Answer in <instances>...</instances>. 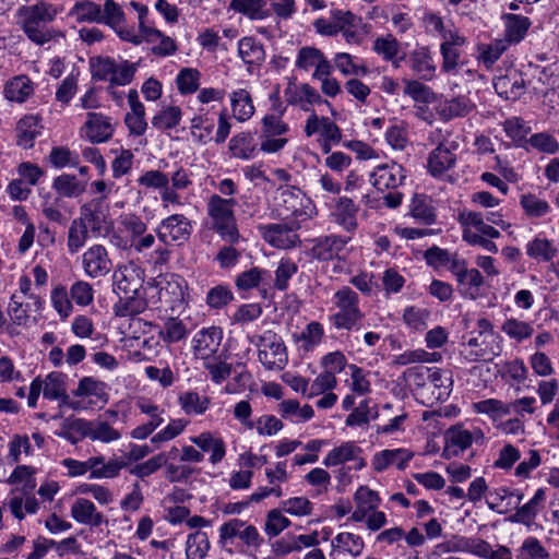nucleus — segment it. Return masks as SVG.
Listing matches in <instances>:
<instances>
[{
  "instance_id": "nucleus-16",
  "label": "nucleus",
  "mask_w": 559,
  "mask_h": 559,
  "mask_svg": "<svg viewBox=\"0 0 559 559\" xmlns=\"http://www.w3.org/2000/svg\"><path fill=\"white\" fill-rule=\"evenodd\" d=\"M281 198L286 212L290 213L294 217L293 221H298L300 223L309 218L310 215L304 206V201L309 203V200L305 198V194L300 189L293 186H286L285 188H282Z\"/></svg>"
},
{
  "instance_id": "nucleus-27",
  "label": "nucleus",
  "mask_w": 559,
  "mask_h": 559,
  "mask_svg": "<svg viewBox=\"0 0 559 559\" xmlns=\"http://www.w3.org/2000/svg\"><path fill=\"white\" fill-rule=\"evenodd\" d=\"M39 122L34 116L23 117L16 128L17 144L24 148H31L34 145L35 138L39 134Z\"/></svg>"
},
{
  "instance_id": "nucleus-56",
  "label": "nucleus",
  "mask_w": 559,
  "mask_h": 559,
  "mask_svg": "<svg viewBox=\"0 0 559 559\" xmlns=\"http://www.w3.org/2000/svg\"><path fill=\"white\" fill-rule=\"evenodd\" d=\"M213 129V120L205 116H198L191 120V134L199 143L205 144L210 141Z\"/></svg>"
},
{
  "instance_id": "nucleus-43",
  "label": "nucleus",
  "mask_w": 559,
  "mask_h": 559,
  "mask_svg": "<svg viewBox=\"0 0 559 559\" xmlns=\"http://www.w3.org/2000/svg\"><path fill=\"white\" fill-rule=\"evenodd\" d=\"M515 559H549V554L536 537L530 536L516 550Z\"/></svg>"
},
{
  "instance_id": "nucleus-14",
  "label": "nucleus",
  "mask_w": 559,
  "mask_h": 559,
  "mask_svg": "<svg viewBox=\"0 0 559 559\" xmlns=\"http://www.w3.org/2000/svg\"><path fill=\"white\" fill-rule=\"evenodd\" d=\"M523 499V493L512 491L507 487H500L488 492L486 503L492 511L506 514L516 508Z\"/></svg>"
},
{
  "instance_id": "nucleus-7",
  "label": "nucleus",
  "mask_w": 559,
  "mask_h": 559,
  "mask_svg": "<svg viewBox=\"0 0 559 559\" xmlns=\"http://www.w3.org/2000/svg\"><path fill=\"white\" fill-rule=\"evenodd\" d=\"M262 346L259 349V360L269 370H282L287 364V353L281 337L274 333H270L261 337Z\"/></svg>"
},
{
  "instance_id": "nucleus-42",
  "label": "nucleus",
  "mask_w": 559,
  "mask_h": 559,
  "mask_svg": "<svg viewBox=\"0 0 559 559\" xmlns=\"http://www.w3.org/2000/svg\"><path fill=\"white\" fill-rule=\"evenodd\" d=\"M332 546L356 557L362 552L365 543L359 535L345 532L335 536V538L332 540Z\"/></svg>"
},
{
  "instance_id": "nucleus-47",
  "label": "nucleus",
  "mask_w": 559,
  "mask_h": 559,
  "mask_svg": "<svg viewBox=\"0 0 559 559\" xmlns=\"http://www.w3.org/2000/svg\"><path fill=\"white\" fill-rule=\"evenodd\" d=\"M265 4L264 0H231L229 7L251 20H260L265 17L263 12Z\"/></svg>"
},
{
  "instance_id": "nucleus-53",
  "label": "nucleus",
  "mask_w": 559,
  "mask_h": 559,
  "mask_svg": "<svg viewBox=\"0 0 559 559\" xmlns=\"http://www.w3.org/2000/svg\"><path fill=\"white\" fill-rule=\"evenodd\" d=\"M187 334L186 325L178 318H168L159 332L160 337L167 343L182 340Z\"/></svg>"
},
{
  "instance_id": "nucleus-31",
  "label": "nucleus",
  "mask_w": 559,
  "mask_h": 559,
  "mask_svg": "<svg viewBox=\"0 0 559 559\" xmlns=\"http://www.w3.org/2000/svg\"><path fill=\"white\" fill-rule=\"evenodd\" d=\"M238 53L243 62L248 64H259L265 58L263 46L255 41L253 37H245L239 40Z\"/></svg>"
},
{
  "instance_id": "nucleus-15",
  "label": "nucleus",
  "mask_w": 559,
  "mask_h": 559,
  "mask_svg": "<svg viewBox=\"0 0 559 559\" xmlns=\"http://www.w3.org/2000/svg\"><path fill=\"white\" fill-rule=\"evenodd\" d=\"M86 136L93 143H103L108 141L114 133V127L110 119L102 114L88 112L85 122Z\"/></svg>"
},
{
  "instance_id": "nucleus-30",
  "label": "nucleus",
  "mask_w": 559,
  "mask_h": 559,
  "mask_svg": "<svg viewBox=\"0 0 559 559\" xmlns=\"http://www.w3.org/2000/svg\"><path fill=\"white\" fill-rule=\"evenodd\" d=\"M210 540L207 534L197 531L188 535L186 542L187 559H204L210 550Z\"/></svg>"
},
{
  "instance_id": "nucleus-24",
  "label": "nucleus",
  "mask_w": 559,
  "mask_h": 559,
  "mask_svg": "<svg viewBox=\"0 0 559 559\" xmlns=\"http://www.w3.org/2000/svg\"><path fill=\"white\" fill-rule=\"evenodd\" d=\"M4 96L10 102L24 103L34 92L32 81L26 75H17L4 85Z\"/></svg>"
},
{
  "instance_id": "nucleus-50",
  "label": "nucleus",
  "mask_w": 559,
  "mask_h": 559,
  "mask_svg": "<svg viewBox=\"0 0 559 559\" xmlns=\"http://www.w3.org/2000/svg\"><path fill=\"white\" fill-rule=\"evenodd\" d=\"M508 45L506 40L497 39L488 45H479L478 59L487 67L490 68L500 56L507 50Z\"/></svg>"
},
{
  "instance_id": "nucleus-6",
  "label": "nucleus",
  "mask_w": 559,
  "mask_h": 559,
  "mask_svg": "<svg viewBox=\"0 0 559 559\" xmlns=\"http://www.w3.org/2000/svg\"><path fill=\"white\" fill-rule=\"evenodd\" d=\"M191 231V222L182 214H174L162 221L156 235L166 246L182 245L190 238Z\"/></svg>"
},
{
  "instance_id": "nucleus-41",
  "label": "nucleus",
  "mask_w": 559,
  "mask_h": 559,
  "mask_svg": "<svg viewBox=\"0 0 559 559\" xmlns=\"http://www.w3.org/2000/svg\"><path fill=\"white\" fill-rule=\"evenodd\" d=\"M461 223L465 226V228H475V233L486 235L489 238H498L500 237L499 230L495 227L487 225L484 221V216L478 212H468L467 214H462L460 217Z\"/></svg>"
},
{
  "instance_id": "nucleus-49",
  "label": "nucleus",
  "mask_w": 559,
  "mask_h": 559,
  "mask_svg": "<svg viewBox=\"0 0 559 559\" xmlns=\"http://www.w3.org/2000/svg\"><path fill=\"white\" fill-rule=\"evenodd\" d=\"M338 14L341 16L337 22L329 21L325 19H318L314 22L316 31L321 35L333 36L341 32L344 26L350 24L352 20L354 19V15L350 12H338Z\"/></svg>"
},
{
  "instance_id": "nucleus-22",
  "label": "nucleus",
  "mask_w": 559,
  "mask_h": 559,
  "mask_svg": "<svg viewBox=\"0 0 559 559\" xmlns=\"http://www.w3.org/2000/svg\"><path fill=\"white\" fill-rule=\"evenodd\" d=\"M502 20L506 26V38L503 40L507 41L508 46L512 43H520L532 24L528 17L513 13H504Z\"/></svg>"
},
{
  "instance_id": "nucleus-46",
  "label": "nucleus",
  "mask_w": 559,
  "mask_h": 559,
  "mask_svg": "<svg viewBox=\"0 0 559 559\" xmlns=\"http://www.w3.org/2000/svg\"><path fill=\"white\" fill-rule=\"evenodd\" d=\"M412 61V68L420 79L430 81L433 78L436 67L432 64L429 51L426 48L416 51L413 55Z\"/></svg>"
},
{
  "instance_id": "nucleus-37",
  "label": "nucleus",
  "mask_w": 559,
  "mask_h": 559,
  "mask_svg": "<svg viewBox=\"0 0 559 559\" xmlns=\"http://www.w3.org/2000/svg\"><path fill=\"white\" fill-rule=\"evenodd\" d=\"M66 378L67 376L62 372H50L43 380V395L47 400H57L67 391L66 388Z\"/></svg>"
},
{
  "instance_id": "nucleus-20",
  "label": "nucleus",
  "mask_w": 559,
  "mask_h": 559,
  "mask_svg": "<svg viewBox=\"0 0 559 559\" xmlns=\"http://www.w3.org/2000/svg\"><path fill=\"white\" fill-rule=\"evenodd\" d=\"M413 455L414 453L406 449L383 450L374 455L372 467L377 472H382L395 463L396 467L403 471Z\"/></svg>"
},
{
  "instance_id": "nucleus-9",
  "label": "nucleus",
  "mask_w": 559,
  "mask_h": 559,
  "mask_svg": "<svg viewBox=\"0 0 559 559\" xmlns=\"http://www.w3.org/2000/svg\"><path fill=\"white\" fill-rule=\"evenodd\" d=\"M223 330L219 326L203 328L193 336V354L197 358L207 360L213 357L222 343Z\"/></svg>"
},
{
  "instance_id": "nucleus-5",
  "label": "nucleus",
  "mask_w": 559,
  "mask_h": 559,
  "mask_svg": "<svg viewBox=\"0 0 559 559\" xmlns=\"http://www.w3.org/2000/svg\"><path fill=\"white\" fill-rule=\"evenodd\" d=\"M299 228L298 221L259 226L263 239L277 249H290L300 243V238L296 234Z\"/></svg>"
},
{
  "instance_id": "nucleus-3",
  "label": "nucleus",
  "mask_w": 559,
  "mask_h": 559,
  "mask_svg": "<svg viewBox=\"0 0 559 559\" xmlns=\"http://www.w3.org/2000/svg\"><path fill=\"white\" fill-rule=\"evenodd\" d=\"M235 204V199H223L217 194L212 195L207 203V213L214 222L215 231L230 243L237 242L240 238L233 212Z\"/></svg>"
},
{
  "instance_id": "nucleus-45",
  "label": "nucleus",
  "mask_w": 559,
  "mask_h": 559,
  "mask_svg": "<svg viewBox=\"0 0 559 559\" xmlns=\"http://www.w3.org/2000/svg\"><path fill=\"white\" fill-rule=\"evenodd\" d=\"M520 204L525 214L530 217L538 218L545 216L550 211V205L547 201L537 198L535 194H522Z\"/></svg>"
},
{
  "instance_id": "nucleus-19",
  "label": "nucleus",
  "mask_w": 559,
  "mask_h": 559,
  "mask_svg": "<svg viewBox=\"0 0 559 559\" xmlns=\"http://www.w3.org/2000/svg\"><path fill=\"white\" fill-rule=\"evenodd\" d=\"M445 448L443 450L442 456L445 459H450L452 456H456L460 452L469 448L473 443L472 433L462 429L461 427H451L445 432Z\"/></svg>"
},
{
  "instance_id": "nucleus-52",
  "label": "nucleus",
  "mask_w": 559,
  "mask_h": 559,
  "mask_svg": "<svg viewBox=\"0 0 559 559\" xmlns=\"http://www.w3.org/2000/svg\"><path fill=\"white\" fill-rule=\"evenodd\" d=\"M181 119V109L179 107H168L162 110L152 119V126L158 130H167L179 124Z\"/></svg>"
},
{
  "instance_id": "nucleus-36",
  "label": "nucleus",
  "mask_w": 559,
  "mask_h": 559,
  "mask_svg": "<svg viewBox=\"0 0 559 559\" xmlns=\"http://www.w3.org/2000/svg\"><path fill=\"white\" fill-rule=\"evenodd\" d=\"M70 15L74 16L79 23L100 24V5L90 0L76 2L71 9Z\"/></svg>"
},
{
  "instance_id": "nucleus-13",
  "label": "nucleus",
  "mask_w": 559,
  "mask_h": 559,
  "mask_svg": "<svg viewBox=\"0 0 559 559\" xmlns=\"http://www.w3.org/2000/svg\"><path fill=\"white\" fill-rule=\"evenodd\" d=\"M404 179V168L396 163L379 165L371 174V182L380 191L396 189Z\"/></svg>"
},
{
  "instance_id": "nucleus-25",
  "label": "nucleus",
  "mask_w": 559,
  "mask_h": 559,
  "mask_svg": "<svg viewBox=\"0 0 559 559\" xmlns=\"http://www.w3.org/2000/svg\"><path fill=\"white\" fill-rule=\"evenodd\" d=\"M91 421L81 418L69 417L61 424V430L57 435L67 439L72 444L90 436Z\"/></svg>"
},
{
  "instance_id": "nucleus-18",
  "label": "nucleus",
  "mask_w": 559,
  "mask_h": 559,
  "mask_svg": "<svg viewBox=\"0 0 559 559\" xmlns=\"http://www.w3.org/2000/svg\"><path fill=\"white\" fill-rule=\"evenodd\" d=\"M114 292L118 295H138L141 288L139 275L135 270L119 265L112 274Z\"/></svg>"
},
{
  "instance_id": "nucleus-38",
  "label": "nucleus",
  "mask_w": 559,
  "mask_h": 559,
  "mask_svg": "<svg viewBox=\"0 0 559 559\" xmlns=\"http://www.w3.org/2000/svg\"><path fill=\"white\" fill-rule=\"evenodd\" d=\"M253 136L250 132H241L229 141V151L233 156L249 159L254 152Z\"/></svg>"
},
{
  "instance_id": "nucleus-1",
  "label": "nucleus",
  "mask_w": 559,
  "mask_h": 559,
  "mask_svg": "<svg viewBox=\"0 0 559 559\" xmlns=\"http://www.w3.org/2000/svg\"><path fill=\"white\" fill-rule=\"evenodd\" d=\"M57 14V8L46 2L22 5L16 12L21 28L27 38L38 46H43L61 35L60 32L49 25Z\"/></svg>"
},
{
  "instance_id": "nucleus-62",
  "label": "nucleus",
  "mask_w": 559,
  "mask_h": 559,
  "mask_svg": "<svg viewBox=\"0 0 559 559\" xmlns=\"http://www.w3.org/2000/svg\"><path fill=\"white\" fill-rule=\"evenodd\" d=\"M298 271L297 264L292 260H281L275 271L274 286L278 290H285L288 287V281Z\"/></svg>"
},
{
  "instance_id": "nucleus-10",
  "label": "nucleus",
  "mask_w": 559,
  "mask_h": 559,
  "mask_svg": "<svg viewBox=\"0 0 559 559\" xmlns=\"http://www.w3.org/2000/svg\"><path fill=\"white\" fill-rule=\"evenodd\" d=\"M456 147L457 144L455 142L439 143V145L430 152L427 168L432 177L440 178L455 166L456 156L453 151L456 150Z\"/></svg>"
},
{
  "instance_id": "nucleus-35",
  "label": "nucleus",
  "mask_w": 559,
  "mask_h": 559,
  "mask_svg": "<svg viewBox=\"0 0 559 559\" xmlns=\"http://www.w3.org/2000/svg\"><path fill=\"white\" fill-rule=\"evenodd\" d=\"M429 384L437 390V392H432L436 400L445 401L451 393L453 384L451 373L448 370L431 368Z\"/></svg>"
},
{
  "instance_id": "nucleus-48",
  "label": "nucleus",
  "mask_w": 559,
  "mask_h": 559,
  "mask_svg": "<svg viewBox=\"0 0 559 559\" xmlns=\"http://www.w3.org/2000/svg\"><path fill=\"white\" fill-rule=\"evenodd\" d=\"M124 12L114 0H106L104 8H100V24L117 29L124 22Z\"/></svg>"
},
{
  "instance_id": "nucleus-58",
  "label": "nucleus",
  "mask_w": 559,
  "mask_h": 559,
  "mask_svg": "<svg viewBox=\"0 0 559 559\" xmlns=\"http://www.w3.org/2000/svg\"><path fill=\"white\" fill-rule=\"evenodd\" d=\"M501 330L518 342L528 338L533 334V328L528 323L513 318L506 320Z\"/></svg>"
},
{
  "instance_id": "nucleus-26",
  "label": "nucleus",
  "mask_w": 559,
  "mask_h": 559,
  "mask_svg": "<svg viewBox=\"0 0 559 559\" xmlns=\"http://www.w3.org/2000/svg\"><path fill=\"white\" fill-rule=\"evenodd\" d=\"M358 207L349 198L342 197L336 202V223L343 226L347 231H353L357 227L356 214Z\"/></svg>"
},
{
  "instance_id": "nucleus-17",
  "label": "nucleus",
  "mask_w": 559,
  "mask_h": 559,
  "mask_svg": "<svg viewBox=\"0 0 559 559\" xmlns=\"http://www.w3.org/2000/svg\"><path fill=\"white\" fill-rule=\"evenodd\" d=\"M546 501V491L543 488L536 490L534 497L523 504L516 507V512L510 516V521L513 523H521L524 525H531L536 515L544 509Z\"/></svg>"
},
{
  "instance_id": "nucleus-11",
  "label": "nucleus",
  "mask_w": 559,
  "mask_h": 559,
  "mask_svg": "<svg viewBox=\"0 0 559 559\" xmlns=\"http://www.w3.org/2000/svg\"><path fill=\"white\" fill-rule=\"evenodd\" d=\"M82 265L87 276L98 278L110 272L111 260L104 246L94 245L83 253Z\"/></svg>"
},
{
  "instance_id": "nucleus-28",
  "label": "nucleus",
  "mask_w": 559,
  "mask_h": 559,
  "mask_svg": "<svg viewBox=\"0 0 559 559\" xmlns=\"http://www.w3.org/2000/svg\"><path fill=\"white\" fill-rule=\"evenodd\" d=\"M411 215L426 225H431L436 222L437 215L433 207L430 205V200L425 194H415L409 205Z\"/></svg>"
},
{
  "instance_id": "nucleus-29",
  "label": "nucleus",
  "mask_w": 559,
  "mask_h": 559,
  "mask_svg": "<svg viewBox=\"0 0 559 559\" xmlns=\"http://www.w3.org/2000/svg\"><path fill=\"white\" fill-rule=\"evenodd\" d=\"M361 452V449L357 447L354 442H344L340 447L331 450L325 459L323 460V464L326 467L336 466L343 464L348 461H353L357 459V454Z\"/></svg>"
},
{
  "instance_id": "nucleus-2",
  "label": "nucleus",
  "mask_w": 559,
  "mask_h": 559,
  "mask_svg": "<svg viewBox=\"0 0 559 559\" xmlns=\"http://www.w3.org/2000/svg\"><path fill=\"white\" fill-rule=\"evenodd\" d=\"M238 538L242 552H255L264 543V538L258 528L240 519H230L219 527L218 543L222 547L233 545Z\"/></svg>"
},
{
  "instance_id": "nucleus-54",
  "label": "nucleus",
  "mask_w": 559,
  "mask_h": 559,
  "mask_svg": "<svg viewBox=\"0 0 559 559\" xmlns=\"http://www.w3.org/2000/svg\"><path fill=\"white\" fill-rule=\"evenodd\" d=\"M474 409L491 417H501L511 413V405L496 399L479 401L474 404Z\"/></svg>"
},
{
  "instance_id": "nucleus-44",
  "label": "nucleus",
  "mask_w": 559,
  "mask_h": 559,
  "mask_svg": "<svg viewBox=\"0 0 559 559\" xmlns=\"http://www.w3.org/2000/svg\"><path fill=\"white\" fill-rule=\"evenodd\" d=\"M88 229L82 219H73L68 233V249L71 253H76L86 242Z\"/></svg>"
},
{
  "instance_id": "nucleus-60",
  "label": "nucleus",
  "mask_w": 559,
  "mask_h": 559,
  "mask_svg": "<svg viewBox=\"0 0 559 559\" xmlns=\"http://www.w3.org/2000/svg\"><path fill=\"white\" fill-rule=\"evenodd\" d=\"M289 130L280 116L266 115L262 119V132L260 138H274L287 133Z\"/></svg>"
},
{
  "instance_id": "nucleus-59",
  "label": "nucleus",
  "mask_w": 559,
  "mask_h": 559,
  "mask_svg": "<svg viewBox=\"0 0 559 559\" xmlns=\"http://www.w3.org/2000/svg\"><path fill=\"white\" fill-rule=\"evenodd\" d=\"M290 525V520L282 514L278 509L269 511L264 531L270 537H275Z\"/></svg>"
},
{
  "instance_id": "nucleus-32",
  "label": "nucleus",
  "mask_w": 559,
  "mask_h": 559,
  "mask_svg": "<svg viewBox=\"0 0 559 559\" xmlns=\"http://www.w3.org/2000/svg\"><path fill=\"white\" fill-rule=\"evenodd\" d=\"M52 188L61 197L74 198L85 191V183L79 181L74 175L63 174L55 178Z\"/></svg>"
},
{
  "instance_id": "nucleus-57",
  "label": "nucleus",
  "mask_w": 559,
  "mask_h": 559,
  "mask_svg": "<svg viewBox=\"0 0 559 559\" xmlns=\"http://www.w3.org/2000/svg\"><path fill=\"white\" fill-rule=\"evenodd\" d=\"M200 72L197 69L185 68L177 76V86L181 94H192L199 87Z\"/></svg>"
},
{
  "instance_id": "nucleus-8",
  "label": "nucleus",
  "mask_w": 559,
  "mask_h": 559,
  "mask_svg": "<svg viewBox=\"0 0 559 559\" xmlns=\"http://www.w3.org/2000/svg\"><path fill=\"white\" fill-rule=\"evenodd\" d=\"M350 237L340 235H329L312 240L309 254L319 261H331L342 259Z\"/></svg>"
},
{
  "instance_id": "nucleus-4",
  "label": "nucleus",
  "mask_w": 559,
  "mask_h": 559,
  "mask_svg": "<svg viewBox=\"0 0 559 559\" xmlns=\"http://www.w3.org/2000/svg\"><path fill=\"white\" fill-rule=\"evenodd\" d=\"M337 312L331 316L333 325L338 330L358 329L365 314L360 311L359 297L350 287L344 286L334 294Z\"/></svg>"
},
{
  "instance_id": "nucleus-21",
  "label": "nucleus",
  "mask_w": 559,
  "mask_h": 559,
  "mask_svg": "<svg viewBox=\"0 0 559 559\" xmlns=\"http://www.w3.org/2000/svg\"><path fill=\"white\" fill-rule=\"evenodd\" d=\"M72 518L85 525L100 526L104 522V515L96 511L94 503L87 499H76L71 507Z\"/></svg>"
},
{
  "instance_id": "nucleus-63",
  "label": "nucleus",
  "mask_w": 559,
  "mask_h": 559,
  "mask_svg": "<svg viewBox=\"0 0 559 559\" xmlns=\"http://www.w3.org/2000/svg\"><path fill=\"white\" fill-rule=\"evenodd\" d=\"M503 129L516 145H521V142L525 140L526 134L531 131V128L526 127L525 122L516 117L507 119Z\"/></svg>"
},
{
  "instance_id": "nucleus-34",
  "label": "nucleus",
  "mask_w": 559,
  "mask_h": 559,
  "mask_svg": "<svg viewBox=\"0 0 559 559\" xmlns=\"http://www.w3.org/2000/svg\"><path fill=\"white\" fill-rule=\"evenodd\" d=\"M231 107L234 116L239 121H246L254 114V106L251 96L246 90H239L231 95Z\"/></svg>"
},
{
  "instance_id": "nucleus-39",
  "label": "nucleus",
  "mask_w": 559,
  "mask_h": 559,
  "mask_svg": "<svg viewBox=\"0 0 559 559\" xmlns=\"http://www.w3.org/2000/svg\"><path fill=\"white\" fill-rule=\"evenodd\" d=\"M558 250L552 242L546 238H535L526 246V253L533 259L543 260L545 262L551 261Z\"/></svg>"
},
{
  "instance_id": "nucleus-12",
  "label": "nucleus",
  "mask_w": 559,
  "mask_h": 559,
  "mask_svg": "<svg viewBox=\"0 0 559 559\" xmlns=\"http://www.w3.org/2000/svg\"><path fill=\"white\" fill-rule=\"evenodd\" d=\"M107 214L104 206L103 199H94L81 206L80 217L83 224L91 227L94 235H105L108 233Z\"/></svg>"
},
{
  "instance_id": "nucleus-33",
  "label": "nucleus",
  "mask_w": 559,
  "mask_h": 559,
  "mask_svg": "<svg viewBox=\"0 0 559 559\" xmlns=\"http://www.w3.org/2000/svg\"><path fill=\"white\" fill-rule=\"evenodd\" d=\"M474 109V105L465 96H459L447 100L441 109L440 116L443 120H451L456 117H465Z\"/></svg>"
},
{
  "instance_id": "nucleus-51",
  "label": "nucleus",
  "mask_w": 559,
  "mask_h": 559,
  "mask_svg": "<svg viewBox=\"0 0 559 559\" xmlns=\"http://www.w3.org/2000/svg\"><path fill=\"white\" fill-rule=\"evenodd\" d=\"M526 143L534 150L545 154H556L559 151V142L547 132L531 135Z\"/></svg>"
},
{
  "instance_id": "nucleus-64",
  "label": "nucleus",
  "mask_w": 559,
  "mask_h": 559,
  "mask_svg": "<svg viewBox=\"0 0 559 559\" xmlns=\"http://www.w3.org/2000/svg\"><path fill=\"white\" fill-rule=\"evenodd\" d=\"M313 504L305 497H294L282 502V510L296 516L311 514Z\"/></svg>"
},
{
  "instance_id": "nucleus-61",
  "label": "nucleus",
  "mask_w": 559,
  "mask_h": 559,
  "mask_svg": "<svg viewBox=\"0 0 559 559\" xmlns=\"http://www.w3.org/2000/svg\"><path fill=\"white\" fill-rule=\"evenodd\" d=\"M88 437L93 440L110 442L114 440H118L121 437V435L118 430L114 429L107 421H91Z\"/></svg>"
},
{
  "instance_id": "nucleus-55",
  "label": "nucleus",
  "mask_w": 559,
  "mask_h": 559,
  "mask_svg": "<svg viewBox=\"0 0 559 559\" xmlns=\"http://www.w3.org/2000/svg\"><path fill=\"white\" fill-rule=\"evenodd\" d=\"M136 67L134 63H130L124 60L120 63H115V72H112V76L109 78L110 85L108 90H111L115 85H127L129 84L135 74Z\"/></svg>"
},
{
  "instance_id": "nucleus-23",
  "label": "nucleus",
  "mask_w": 559,
  "mask_h": 559,
  "mask_svg": "<svg viewBox=\"0 0 559 559\" xmlns=\"http://www.w3.org/2000/svg\"><path fill=\"white\" fill-rule=\"evenodd\" d=\"M502 342H490L486 336L477 335L475 337H471L467 342L469 347L477 348L476 350H472L469 353L471 359L473 361H490L493 357L499 356L502 350L501 346Z\"/></svg>"
},
{
  "instance_id": "nucleus-40",
  "label": "nucleus",
  "mask_w": 559,
  "mask_h": 559,
  "mask_svg": "<svg viewBox=\"0 0 559 559\" xmlns=\"http://www.w3.org/2000/svg\"><path fill=\"white\" fill-rule=\"evenodd\" d=\"M179 404L186 414L201 415L209 408L210 400L197 392L188 391L179 395Z\"/></svg>"
}]
</instances>
